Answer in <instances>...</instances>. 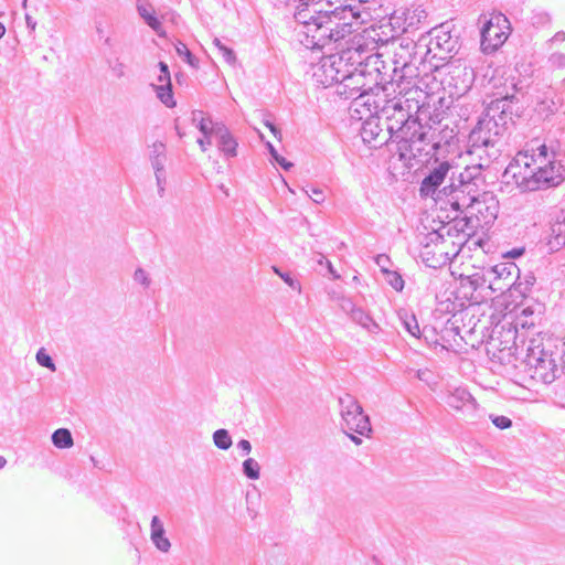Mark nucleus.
Instances as JSON below:
<instances>
[{
  "label": "nucleus",
  "mask_w": 565,
  "mask_h": 565,
  "mask_svg": "<svg viewBox=\"0 0 565 565\" xmlns=\"http://www.w3.org/2000/svg\"><path fill=\"white\" fill-rule=\"evenodd\" d=\"M329 4L328 0H299V4L297 6L296 19L300 23V13H308L309 15H317L318 13L326 10V7Z\"/></svg>",
  "instance_id": "nucleus-19"
},
{
  "label": "nucleus",
  "mask_w": 565,
  "mask_h": 565,
  "mask_svg": "<svg viewBox=\"0 0 565 565\" xmlns=\"http://www.w3.org/2000/svg\"><path fill=\"white\" fill-rule=\"evenodd\" d=\"M384 274H386V279L388 284L397 291L402 290L404 287V280L402 279V276L396 271H390L386 269H383Z\"/></svg>",
  "instance_id": "nucleus-28"
},
{
  "label": "nucleus",
  "mask_w": 565,
  "mask_h": 565,
  "mask_svg": "<svg viewBox=\"0 0 565 565\" xmlns=\"http://www.w3.org/2000/svg\"><path fill=\"white\" fill-rule=\"evenodd\" d=\"M449 162H441L437 168H435L423 181L420 184V193L424 195H428L434 193L435 190L445 181L446 175L450 170Z\"/></svg>",
  "instance_id": "nucleus-13"
},
{
  "label": "nucleus",
  "mask_w": 565,
  "mask_h": 565,
  "mask_svg": "<svg viewBox=\"0 0 565 565\" xmlns=\"http://www.w3.org/2000/svg\"><path fill=\"white\" fill-rule=\"evenodd\" d=\"M341 405L342 418L345 423L348 431H350L349 436L354 443L360 444L361 440L353 436L351 433H356L359 435H365L366 433H370L371 424L369 417L363 414L362 407L351 396L341 398Z\"/></svg>",
  "instance_id": "nucleus-8"
},
{
  "label": "nucleus",
  "mask_w": 565,
  "mask_h": 565,
  "mask_svg": "<svg viewBox=\"0 0 565 565\" xmlns=\"http://www.w3.org/2000/svg\"><path fill=\"white\" fill-rule=\"evenodd\" d=\"M244 473L252 480L259 478L260 467L256 460L248 458L243 462Z\"/></svg>",
  "instance_id": "nucleus-25"
},
{
  "label": "nucleus",
  "mask_w": 565,
  "mask_h": 565,
  "mask_svg": "<svg viewBox=\"0 0 565 565\" xmlns=\"http://www.w3.org/2000/svg\"><path fill=\"white\" fill-rule=\"evenodd\" d=\"M265 127L268 128V130L273 134L274 137L279 138L278 137L279 131L277 130V128L273 124L265 122Z\"/></svg>",
  "instance_id": "nucleus-38"
},
{
  "label": "nucleus",
  "mask_w": 565,
  "mask_h": 565,
  "mask_svg": "<svg viewBox=\"0 0 565 565\" xmlns=\"http://www.w3.org/2000/svg\"><path fill=\"white\" fill-rule=\"evenodd\" d=\"M504 178L522 191L546 190L565 181V166L541 143L518 152L507 167Z\"/></svg>",
  "instance_id": "nucleus-1"
},
{
  "label": "nucleus",
  "mask_w": 565,
  "mask_h": 565,
  "mask_svg": "<svg viewBox=\"0 0 565 565\" xmlns=\"http://www.w3.org/2000/svg\"><path fill=\"white\" fill-rule=\"evenodd\" d=\"M555 38H559L561 40H564L565 39V34L564 33H558L555 35Z\"/></svg>",
  "instance_id": "nucleus-47"
},
{
  "label": "nucleus",
  "mask_w": 565,
  "mask_h": 565,
  "mask_svg": "<svg viewBox=\"0 0 565 565\" xmlns=\"http://www.w3.org/2000/svg\"><path fill=\"white\" fill-rule=\"evenodd\" d=\"M300 14L306 45L311 49L323 47L332 41L350 35L353 22L356 20L352 9L348 7H340L332 11L326 9L315 17L305 12Z\"/></svg>",
  "instance_id": "nucleus-3"
},
{
  "label": "nucleus",
  "mask_w": 565,
  "mask_h": 565,
  "mask_svg": "<svg viewBox=\"0 0 565 565\" xmlns=\"http://www.w3.org/2000/svg\"><path fill=\"white\" fill-rule=\"evenodd\" d=\"M511 26L508 18L499 12L490 13L481 30V49L492 53L501 47L508 40Z\"/></svg>",
  "instance_id": "nucleus-7"
},
{
  "label": "nucleus",
  "mask_w": 565,
  "mask_h": 565,
  "mask_svg": "<svg viewBox=\"0 0 565 565\" xmlns=\"http://www.w3.org/2000/svg\"><path fill=\"white\" fill-rule=\"evenodd\" d=\"M7 463V460L4 457L0 456V469H2Z\"/></svg>",
  "instance_id": "nucleus-40"
},
{
  "label": "nucleus",
  "mask_w": 565,
  "mask_h": 565,
  "mask_svg": "<svg viewBox=\"0 0 565 565\" xmlns=\"http://www.w3.org/2000/svg\"><path fill=\"white\" fill-rule=\"evenodd\" d=\"M475 201L476 199L465 189H456L451 192L449 198L443 202L441 209L447 212H454L450 221L454 222L455 220H462L463 217H459V214L469 209ZM447 217H450V215L448 214Z\"/></svg>",
  "instance_id": "nucleus-12"
},
{
  "label": "nucleus",
  "mask_w": 565,
  "mask_h": 565,
  "mask_svg": "<svg viewBox=\"0 0 565 565\" xmlns=\"http://www.w3.org/2000/svg\"><path fill=\"white\" fill-rule=\"evenodd\" d=\"M546 244L551 252H557L565 246V215L557 216L551 224Z\"/></svg>",
  "instance_id": "nucleus-14"
},
{
  "label": "nucleus",
  "mask_w": 565,
  "mask_h": 565,
  "mask_svg": "<svg viewBox=\"0 0 565 565\" xmlns=\"http://www.w3.org/2000/svg\"><path fill=\"white\" fill-rule=\"evenodd\" d=\"M151 540L154 543L156 547L162 552H168L170 550V541L164 535V527L158 516H153L151 520Z\"/></svg>",
  "instance_id": "nucleus-18"
},
{
  "label": "nucleus",
  "mask_w": 565,
  "mask_h": 565,
  "mask_svg": "<svg viewBox=\"0 0 565 565\" xmlns=\"http://www.w3.org/2000/svg\"><path fill=\"white\" fill-rule=\"evenodd\" d=\"M486 268V255L480 248L475 255H467L463 252L451 265V275L459 281V291L469 299L480 288L487 278L483 274Z\"/></svg>",
  "instance_id": "nucleus-4"
},
{
  "label": "nucleus",
  "mask_w": 565,
  "mask_h": 565,
  "mask_svg": "<svg viewBox=\"0 0 565 565\" xmlns=\"http://www.w3.org/2000/svg\"><path fill=\"white\" fill-rule=\"evenodd\" d=\"M274 271L279 276L281 277V275H284V273H281L277 267H273Z\"/></svg>",
  "instance_id": "nucleus-44"
},
{
  "label": "nucleus",
  "mask_w": 565,
  "mask_h": 565,
  "mask_svg": "<svg viewBox=\"0 0 565 565\" xmlns=\"http://www.w3.org/2000/svg\"><path fill=\"white\" fill-rule=\"evenodd\" d=\"M381 129L374 119H369L363 124L361 135L365 142L377 141L380 139ZM383 137H381V140Z\"/></svg>",
  "instance_id": "nucleus-21"
},
{
  "label": "nucleus",
  "mask_w": 565,
  "mask_h": 565,
  "mask_svg": "<svg viewBox=\"0 0 565 565\" xmlns=\"http://www.w3.org/2000/svg\"><path fill=\"white\" fill-rule=\"evenodd\" d=\"M518 331L512 327H501L490 337L487 354L494 365L513 366L516 362Z\"/></svg>",
  "instance_id": "nucleus-5"
},
{
  "label": "nucleus",
  "mask_w": 565,
  "mask_h": 565,
  "mask_svg": "<svg viewBox=\"0 0 565 565\" xmlns=\"http://www.w3.org/2000/svg\"><path fill=\"white\" fill-rule=\"evenodd\" d=\"M562 362H563V367L565 369V337H564V351L562 354Z\"/></svg>",
  "instance_id": "nucleus-43"
},
{
  "label": "nucleus",
  "mask_w": 565,
  "mask_h": 565,
  "mask_svg": "<svg viewBox=\"0 0 565 565\" xmlns=\"http://www.w3.org/2000/svg\"><path fill=\"white\" fill-rule=\"evenodd\" d=\"M159 67H160L161 74H164V84H169V82L171 79H170V73H169L168 65L164 62H160Z\"/></svg>",
  "instance_id": "nucleus-35"
},
{
  "label": "nucleus",
  "mask_w": 565,
  "mask_h": 565,
  "mask_svg": "<svg viewBox=\"0 0 565 565\" xmlns=\"http://www.w3.org/2000/svg\"><path fill=\"white\" fill-rule=\"evenodd\" d=\"M505 114V109L502 108L500 117H502Z\"/></svg>",
  "instance_id": "nucleus-48"
},
{
  "label": "nucleus",
  "mask_w": 565,
  "mask_h": 565,
  "mask_svg": "<svg viewBox=\"0 0 565 565\" xmlns=\"http://www.w3.org/2000/svg\"><path fill=\"white\" fill-rule=\"evenodd\" d=\"M511 255L516 257V256H520L521 255V250H513L511 252Z\"/></svg>",
  "instance_id": "nucleus-45"
},
{
  "label": "nucleus",
  "mask_w": 565,
  "mask_h": 565,
  "mask_svg": "<svg viewBox=\"0 0 565 565\" xmlns=\"http://www.w3.org/2000/svg\"><path fill=\"white\" fill-rule=\"evenodd\" d=\"M214 140L226 156L233 157L236 154L237 142L224 126L217 127Z\"/></svg>",
  "instance_id": "nucleus-17"
},
{
  "label": "nucleus",
  "mask_w": 565,
  "mask_h": 565,
  "mask_svg": "<svg viewBox=\"0 0 565 565\" xmlns=\"http://www.w3.org/2000/svg\"><path fill=\"white\" fill-rule=\"evenodd\" d=\"M139 275H142V271L139 270V271H136V276L139 277Z\"/></svg>",
  "instance_id": "nucleus-49"
},
{
  "label": "nucleus",
  "mask_w": 565,
  "mask_h": 565,
  "mask_svg": "<svg viewBox=\"0 0 565 565\" xmlns=\"http://www.w3.org/2000/svg\"><path fill=\"white\" fill-rule=\"evenodd\" d=\"M269 146V149H270V152L271 154L274 156V158L276 159V161L284 168V169H289L292 164L290 162H287L285 160V158L282 157H279L276 152V150L270 146Z\"/></svg>",
  "instance_id": "nucleus-33"
},
{
  "label": "nucleus",
  "mask_w": 565,
  "mask_h": 565,
  "mask_svg": "<svg viewBox=\"0 0 565 565\" xmlns=\"http://www.w3.org/2000/svg\"><path fill=\"white\" fill-rule=\"evenodd\" d=\"M175 51L177 53L180 55V56H183L185 58V61L192 65V66H195L196 65V62L193 57V55L191 54L190 50L188 49V46L185 44H183L182 42H178L175 44Z\"/></svg>",
  "instance_id": "nucleus-29"
},
{
  "label": "nucleus",
  "mask_w": 565,
  "mask_h": 565,
  "mask_svg": "<svg viewBox=\"0 0 565 565\" xmlns=\"http://www.w3.org/2000/svg\"><path fill=\"white\" fill-rule=\"evenodd\" d=\"M214 444L221 449H228L232 445V439L225 429H218L213 435Z\"/></svg>",
  "instance_id": "nucleus-26"
},
{
  "label": "nucleus",
  "mask_w": 565,
  "mask_h": 565,
  "mask_svg": "<svg viewBox=\"0 0 565 565\" xmlns=\"http://www.w3.org/2000/svg\"><path fill=\"white\" fill-rule=\"evenodd\" d=\"M157 93H158V97L167 106L173 107L175 105V103L173 100V96H172L171 81L169 82V84L158 86Z\"/></svg>",
  "instance_id": "nucleus-24"
},
{
  "label": "nucleus",
  "mask_w": 565,
  "mask_h": 565,
  "mask_svg": "<svg viewBox=\"0 0 565 565\" xmlns=\"http://www.w3.org/2000/svg\"><path fill=\"white\" fill-rule=\"evenodd\" d=\"M195 126L203 134L204 138L199 139L198 142L202 149V151L206 150L205 145H211L215 138V131L218 124H213L212 120L204 116V114L200 110L192 111L191 118H183L177 121V130L180 137H184L186 135L185 127L186 126Z\"/></svg>",
  "instance_id": "nucleus-9"
},
{
  "label": "nucleus",
  "mask_w": 565,
  "mask_h": 565,
  "mask_svg": "<svg viewBox=\"0 0 565 565\" xmlns=\"http://www.w3.org/2000/svg\"><path fill=\"white\" fill-rule=\"evenodd\" d=\"M238 447L242 448L246 454H249L252 450L250 443L246 439H243L238 443Z\"/></svg>",
  "instance_id": "nucleus-37"
},
{
  "label": "nucleus",
  "mask_w": 565,
  "mask_h": 565,
  "mask_svg": "<svg viewBox=\"0 0 565 565\" xmlns=\"http://www.w3.org/2000/svg\"><path fill=\"white\" fill-rule=\"evenodd\" d=\"M449 406L456 412H462L465 407H477V401L466 388H456L449 401Z\"/></svg>",
  "instance_id": "nucleus-16"
},
{
  "label": "nucleus",
  "mask_w": 565,
  "mask_h": 565,
  "mask_svg": "<svg viewBox=\"0 0 565 565\" xmlns=\"http://www.w3.org/2000/svg\"><path fill=\"white\" fill-rule=\"evenodd\" d=\"M483 129L480 127L478 130L473 131V137L477 140H481L484 146L494 145V140L490 138L482 137Z\"/></svg>",
  "instance_id": "nucleus-32"
},
{
  "label": "nucleus",
  "mask_w": 565,
  "mask_h": 565,
  "mask_svg": "<svg viewBox=\"0 0 565 565\" xmlns=\"http://www.w3.org/2000/svg\"><path fill=\"white\" fill-rule=\"evenodd\" d=\"M406 330L415 338L420 337V329L416 318L413 315H406L404 318Z\"/></svg>",
  "instance_id": "nucleus-27"
},
{
  "label": "nucleus",
  "mask_w": 565,
  "mask_h": 565,
  "mask_svg": "<svg viewBox=\"0 0 565 565\" xmlns=\"http://www.w3.org/2000/svg\"><path fill=\"white\" fill-rule=\"evenodd\" d=\"M159 82L162 83V85H164V74H161L159 76Z\"/></svg>",
  "instance_id": "nucleus-46"
},
{
  "label": "nucleus",
  "mask_w": 565,
  "mask_h": 565,
  "mask_svg": "<svg viewBox=\"0 0 565 565\" xmlns=\"http://www.w3.org/2000/svg\"><path fill=\"white\" fill-rule=\"evenodd\" d=\"M461 340L470 348H478L488 337V329L484 322L475 315L465 313L461 318V326L457 327Z\"/></svg>",
  "instance_id": "nucleus-10"
},
{
  "label": "nucleus",
  "mask_w": 565,
  "mask_h": 565,
  "mask_svg": "<svg viewBox=\"0 0 565 565\" xmlns=\"http://www.w3.org/2000/svg\"><path fill=\"white\" fill-rule=\"evenodd\" d=\"M341 58H337L335 56H326L321 58L319 64L316 66L313 77L323 86H330L339 83L344 78V75L341 74L339 70Z\"/></svg>",
  "instance_id": "nucleus-11"
},
{
  "label": "nucleus",
  "mask_w": 565,
  "mask_h": 565,
  "mask_svg": "<svg viewBox=\"0 0 565 565\" xmlns=\"http://www.w3.org/2000/svg\"><path fill=\"white\" fill-rule=\"evenodd\" d=\"M281 278L282 280L288 284L290 287L297 289V290H300V286L299 284H297L291 277L289 274H284L281 275Z\"/></svg>",
  "instance_id": "nucleus-36"
},
{
  "label": "nucleus",
  "mask_w": 565,
  "mask_h": 565,
  "mask_svg": "<svg viewBox=\"0 0 565 565\" xmlns=\"http://www.w3.org/2000/svg\"><path fill=\"white\" fill-rule=\"evenodd\" d=\"M523 363L529 375L543 383L552 382L558 371L553 352L542 344L529 347Z\"/></svg>",
  "instance_id": "nucleus-6"
},
{
  "label": "nucleus",
  "mask_w": 565,
  "mask_h": 565,
  "mask_svg": "<svg viewBox=\"0 0 565 565\" xmlns=\"http://www.w3.org/2000/svg\"><path fill=\"white\" fill-rule=\"evenodd\" d=\"M315 194H316L315 201L318 202L319 200H322V193L321 192L315 191Z\"/></svg>",
  "instance_id": "nucleus-41"
},
{
  "label": "nucleus",
  "mask_w": 565,
  "mask_h": 565,
  "mask_svg": "<svg viewBox=\"0 0 565 565\" xmlns=\"http://www.w3.org/2000/svg\"><path fill=\"white\" fill-rule=\"evenodd\" d=\"M507 129H508L507 121H504L502 129L501 130H495V135H501V134L505 132Z\"/></svg>",
  "instance_id": "nucleus-39"
},
{
  "label": "nucleus",
  "mask_w": 565,
  "mask_h": 565,
  "mask_svg": "<svg viewBox=\"0 0 565 565\" xmlns=\"http://www.w3.org/2000/svg\"><path fill=\"white\" fill-rule=\"evenodd\" d=\"M427 18V13L424 9L415 8L412 10H407L405 14V21L409 26L417 25L422 23Z\"/></svg>",
  "instance_id": "nucleus-23"
},
{
  "label": "nucleus",
  "mask_w": 565,
  "mask_h": 565,
  "mask_svg": "<svg viewBox=\"0 0 565 565\" xmlns=\"http://www.w3.org/2000/svg\"><path fill=\"white\" fill-rule=\"evenodd\" d=\"M52 441L57 448H71L73 446V438L68 429L60 428L52 435Z\"/></svg>",
  "instance_id": "nucleus-22"
},
{
  "label": "nucleus",
  "mask_w": 565,
  "mask_h": 565,
  "mask_svg": "<svg viewBox=\"0 0 565 565\" xmlns=\"http://www.w3.org/2000/svg\"><path fill=\"white\" fill-rule=\"evenodd\" d=\"M469 218L455 220L429 232L420 250V257L427 266L437 268L458 256L461 248L472 235Z\"/></svg>",
  "instance_id": "nucleus-2"
},
{
  "label": "nucleus",
  "mask_w": 565,
  "mask_h": 565,
  "mask_svg": "<svg viewBox=\"0 0 565 565\" xmlns=\"http://www.w3.org/2000/svg\"><path fill=\"white\" fill-rule=\"evenodd\" d=\"M218 49L223 53V56L225 57L227 63L232 64L235 62V55L232 50L225 46H218Z\"/></svg>",
  "instance_id": "nucleus-34"
},
{
  "label": "nucleus",
  "mask_w": 565,
  "mask_h": 565,
  "mask_svg": "<svg viewBox=\"0 0 565 565\" xmlns=\"http://www.w3.org/2000/svg\"><path fill=\"white\" fill-rule=\"evenodd\" d=\"M138 11L150 28H152L160 36H166V31L162 29L161 22L158 20L154 10L150 6L139 4Z\"/></svg>",
  "instance_id": "nucleus-20"
},
{
  "label": "nucleus",
  "mask_w": 565,
  "mask_h": 565,
  "mask_svg": "<svg viewBox=\"0 0 565 565\" xmlns=\"http://www.w3.org/2000/svg\"><path fill=\"white\" fill-rule=\"evenodd\" d=\"M489 275V289L493 292H502L511 282V274L503 264L493 266Z\"/></svg>",
  "instance_id": "nucleus-15"
},
{
  "label": "nucleus",
  "mask_w": 565,
  "mask_h": 565,
  "mask_svg": "<svg viewBox=\"0 0 565 565\" xmlns=\"http://www.w3.org/2000/svg\"><path fill=\"white\" fill-rule=\"evenodd\" d=\"M6 28L2 23H0V39L4 35Z\"/></svg>",
  "instance_id": "nucleus-42"
},
{
  "label": "nucleus",
  "mask_w": 565,
  "mask_h": 565,
  "mask_svg": "<svg viewBox=\"0 0 565 565\" xmlns=\"http://www.w3.org/2000/svg\"><path fill=\"white\" fill-rule=\"evenodd\" d=\"M38 362L51 371H55V365L51 359V356L45 352L44 349H41L36 354Z\"/></svg>",
  "instance_id": "nucleus-30"
},
{
  "label": "nucleus",
  "mask_w": 565,
  "mask_h": 565,
  "mask_svg": "<svg viewBox=\"0 0 565 565\" xmlns=\"http://www.w3.org/2000/svg\"><path fill=\"white\" fill-rule=\"evenodd\" d=\"M491 422L499 429H508L512 425L511 419L509 417H507V416H503V415L491 416Z\"/></svg>",
  "instance_id": "nucleus-31"
}]
</instances>
